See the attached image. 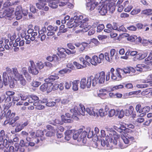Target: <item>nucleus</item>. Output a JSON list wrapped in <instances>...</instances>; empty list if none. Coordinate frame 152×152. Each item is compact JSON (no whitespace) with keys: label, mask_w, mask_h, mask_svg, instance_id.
Returning <instances> with one entry per match:
<instances>
[{"label":"nucleus","mask_w":152,"mask_h":152,"mask_svg":"<svg viewBox=\"0 0 152 152\" xmlns=\"http://www.w3.org/2000/svg\"><path fill=\"white\" fill-rule=\"evenodd\" d=\"M14 12V9L10 7L9 8L6 9L3 12H0V18H2L5 17L7 18L8 17H11L12 14Z\"/></svg>","instance_id":"obj_6"},{"label":"nucleus","mask_w":152,"mask_h":152,"mask_svg":"<svg viewBox=\"0 0 152 152\" xmlns=\"http://www.w3.org/2000/svg\"><path fill=\"white\" fill-rule=\"evenodd\" d=\"M86 79H82L80 82V87L82 89H84L86 88Z\"/></svg>","instance_id":"obj_44"},{"label":"nucleus","mask_w":152,"mask_h":152,"mask_svg":"<svg viewBox=\"0 0 152 152\" xmlns=\"http://www.w3.org/2000/svg\"><path fill=\"white\" fill-rule=\"evenodd\" d=\"M121 71L119 68H117L115 72L111 75V79L114 80L119 81L121 80L122 77Z\"/></svg>","instance_id":"obj_8"},{"label":"nucleus","mask_w":152,"mask_h":152,"mask_svg":"<svg viewBox=\"0 0 152 152\" xmlns=\"http://www.w3.org/2000/svg\"><path fill=\"white\" fill-rule=\"evenodd\" d=\"M59 78V77L57 75L54 76L51 75L50 76L48 79L46 80V82H52L56 80H57Z\"/></svg>","instance_id":"obj_36"},{"label":"nucleus","mask_w":152,"mask_h":152,"mask_svg":"<svg viewBox=\"0 0 152 152\" xmlns=\"http://www.w3.org/2000/svg\"><path fill=\"white\" fill-rule=\"evenodd\" d=\"M131 69L133 70V69L132 68H124V69H121L120 68V70H121V73L123 75H124V73L125 74H127V73H130V71H131L132 72H134V70L132 71Z\"/></svg>","instance_id":"obj_26"},{"label":"nucleus","mask_w":152,"mask_h":152,"mask_svg":"<svg viewBox=\"0 0 152 152\" xmlns=\"http://www.w3.org/2000/svg\"><path fill=\"white\" fill-rule=\"evenodd\" d=\"M150 110V107L149 106H145L142 109L141 115H145Z\"/></svg>","instance_id":"obj_31"},{"label":"nucleus","mask_w":152,"mask_h":152,"mask_svg":"<svg viewBox=\"0 0 152 152\" xmlns=\"http://www.w3.org/2000/svg\"><path fill=\"white\" fill-rule=\"evenodd\" d=\"M79 81L74 80L72 82V89L74 91H76L78 90V84Z\"/></svg>","instance_id":"obj_34"},{"label":"nucleus","mask_w":152,"mask_h":152,"mask_svg":"<svg viewBox=\"0 0 152 152\" xmlns=\"http://www.w3.org/2000/svg\"><path fill=\"white\" fill-rule=\"evenodd\" d=\"M56 104V102H48L46 104V105L49 107H53Z\"/></svg>","instance_id":"obj_61"},{"label":"nucleus","mask_w":152,"mask_h":152,"mask_svg":"<svg viewBox=\"0 0 152 152\" xmlns=\"http://www.w3.org/2000/svg\"><path fill=\"white\" fill-rule=\"evenodd\" d=\"M91 64L94 66H96L97 64L101 63V61L99 60V58L97 56H92L91 59Z\"/></svg>","instance_id":"obj_19"},{"label":"nucleus","mask_w":152,"mask_h":152,"mask_svg":"<svg viewBox=\"0 0 152 152\" xmlns=\"http://www.w3.org/2000/svg\"><path fill=\"white\" fill-rule=\"evenodd\" d=\"M37 35V32L34 31V32L31 35V37H30V39L32 41H33L35 39V36Z\"/></svg>","instance_id":"obj_55"},{"label":"nucleus","mask_w":152,"mask_h":152,"mask_svg":"<svg viewBox=\"0 0 152 152\" xmlns=\"http://www.w3.org/2000/svg\"><path fill=\"white\" fill-rule=\"evenodd\" d=\"M109 109L107 108L105 109L104 111L103 109H100L99 110H96V116L97 117L100 116L103 117L107 114V111Z\"/></svg>","instance_id":"obj_13"},{"label":"nucleus","mask_w":152,"mask_h":152,"mask_svg":"<svg viewBox=\"0 0 152 152\" xmlns=\"http://www.w3.org/2000/svg\"><path fill=\"white\" fill-rule=\"evenodd\" d=\"M127 29L132 31H135L137 30V27L135 26L132 25L127 27Z\"/></svg>","instance_id":"obj_64"},{"label":"nucleus","mask_w":152,"mask_h":152,"mask_svg":"<svg viewBox=\"0 0 152 152\" xmlns=\"http://www.w3.org/2000/svg\"><path fill=\"white\" fill-rule=\"evenodd\" d=\"M71 71V70L69 69H64L59 71V73L61 75H62L68 72H70Z\"/></svg>","instance_id":"obj_54"},{"label":"nucleus","mask_w":152,"mask_h":152,"mask_svg":"<svg viewBox=\"0 0 152 152\" xmlns=\"http://www.w3.org/2000/svg\"><path fill=\"white\" fill-rule=\"evenodd\" d=\"M83 17L82 15H77L75 16L73 18V20H75L74 21L77 22H79V21H82V23L81 24H83V23H86V21L84 20L83 19L82 20H81L83 19Z\"/></svg>","instance_id":"obj_22"},{"label":"nucleus","mask_w":152,"mask_h":152,"mask_svg":"<svg viewBox=\"0 0 152 152\" xmlns=\"http://www.w3.org/2000/svg\"><path fill=\"white\" fill-rule=\"evenodd\" d=\"M121 138L123 142L126 144H128L129 143L130 140H132L134 139V138L133 137L130 136L127 134L125 133L124 132H123L122 135H121Z\"/></svg>","instance_id":"obj_11"},{"label":"nucleus","mask_w":152,"mask_h":152,"mask_svg":"<svg viewBox=\"0 0 152 152\" xmlns=\"http://www.w3.org/2000/svg\"><path fill=\"white\" fill-rule=\"evenodd\" d=\"M134 110L133 107L132 106H130L128 109L125 110V114L127 116H129L133 114Z\"/></svg>","instance_id":"obj_21"},{"label":"nucleus","mask_w":152,"mask_h":152,"mask_svg":"<svg viewBox=\"0 0 152 152\" xmlns=\"http://www.w3.org/2000/svg\"><path fill=\"white\" fill-rule=\"evenodd\" d=\"M48 83H47V86H48L47 88V91L48 92H51L53 90V84L50 82Z\"/></svg>","instance_id":"obj_46"},{"label":"nucleus","mask_w":152,"mask_h":152,"mask_svg":"<svg viewBox=\"0 0 152 152\" xmlns=\"http://www.w3.org/2000/svg\"><path fill=\"white\" fill-rule=\"evenodd\" d=\"M73 19L71 18L69 21L67 22L66 25L68 28H71L73 27H77V29L81 28L79 30L83 32H86L91 28V26L88 25L86 23L83 22L82 23V21L77 22L75 21L73 22Z\"/></svg>","instance_id":"obj_3"},{"label":"nucleus","mask_w":152,"mask_h":152,"mask_svg":"<svg viewBox=\"0 0 152 152\" xmlns=\"http://www.w3.org/2000/svg\"><path fill=\"white\" fill-rule=\"evenodd\" d=\"M115 52L116 51L114 49H112L110 50V58L111 60L113 61V60L114 59V56L115 53Z\"/></svg>","instance_id":"obj_57"},{"label":"nucleus","mask_w":152,"mask_h":152,"mask_svg":"<svg viewBox=\"0 0 152 152\" xmlns=\"http://www.w3.org/2000/svg\"><path fill=\"white\" fill-rule=\"evenodd\" d=\"M98 2H90L87 3L86 7L87 9L91 11L94 9L95 7L97 5L98 6Z\"/></svg>","instance_id":"obj_16"},{"label":"nucleus","mask_w":152,"mask_h":152,"mask_svg":"<svg viewBox=\"0 0 152 152\" xmlns=\"http://www.w3.org/2000/svg\"><path fill=\"white\" fill-rule=\"evenodd\" d=\"M65 51L66 50L64 49H61L59 50L57 54L60 58H65L66 56Z\"/></svg>","instance_id":"obj_24"},{"label":"nucleus","mask_w":152,"mask_h":152,"mask_svg":"<svg viewBox=\"0 0 152 152\" xmlns=\"http://www.w3.org/2000/svg\"><path fill=\"white\" fill-rule=\"evenodd\" d=\"M41 103L40 102H35L33 103L34 106H36L35 109L38 110H42L45 108V106L43 105H40V104Z\"/></svg>","instance_id":"obj_35"},{"label":"nucleus","mask_w":152,"mask_h":152,"mask_svg":"<svg viewBox=\"0 0 152 152\" xmlns=\"http://www.w3.org/2000/svg\"><path fill=\"white\" fill-rule=\"evenodd\" d=\"M47 83H45L43 85H42L40 86V89L41 90L43 91H45L47 90Z\"/></svg>","instance_id":"obj_59"},{"label":"nucleus","mask_w":152,"mask_h":152,"mask_svg":"<svg viewBox=\"0 0 152 152\" xmlns=\"http://www.w3.org/2000/svg\"><path fill=\"white\" fill-rule=\"evenodd\" d=\"M147 67V66L144 64H138L135 67V68L137 71L141 72L143 71L144 68H146Z\"/></svg>","instance_id":"obj_25"},{"label":"nucleus","mask_w":152,"mask_h":152,"mask_svg":"<svg viewBox=\"0 0 152 152\" xmlns=\"http://www.w3.org/2000/svg\"><path fill=\"white\" fill-rule=\"evenodd\" d=\"M117 31L119 32H126L127 31L126 30L123 26H121L118 27Z\"/></svg>","instance_id":"obj_60"},{"label":"nucleus","mask_w":152,"mask_h":152,"mask_svg":"<svg viewBox=\"0 0 152 152\" xmlns=\"http://www.w3.org/2000/svg\"><path fill=\"white\" fill-rule=\"evenodd\" d=\"M99 93L98 94V96L101 98L103 97L106 94L107 91L105 89H101L99 90Z\"/></svg>","instance_id":"obj_32"},{"label":"nucleus","mask_w":152,"mask_h":152,"mask_svg":"<svg viewBox=\"0 0 152 152\" xmlns=\"http://www.w3.org/2000/svg\"><path fill=\"white\" fill-rule=\"evenodd\" d=\"M22 72L27 80L28 81H30L31 79V77L28 73L26 68L23 67L22 69Z\"/></svg>","instance_id":"obj_23"},{"label":"nucleus","mask_w":152,"mask_h":152,"mask_svg":"<svg viewBox=\"0 0 152 152\" xmlns=\"http://www.w3.org/2000/svg\"><path fill=\"white\" fill-rule=\"evenodd\" d=\"M151 88L147 89L141 92V94L143 96H145L149 94L151 90Z\"/></svg>","instance_id":"obj_58"},{"label":"nucleus","mask_w":152,"mask_h":152,"mask_svg":"<svg viewBox=\"0 0 152 152\" xmlns=\"http://www.w3.org/2000/svg\"><path fill=\"white\" fill-rule=\"evenodd\" d=\"M92 75H91L87 78V81L86 80V87L88 88H90L91 86V81L92 82Z\"/></svg>","instance_id":"obj_30"},{"label":"nucleus","mask_w":152,"mask_h":152,"mask_svg":"<svg viewBox=\"0 0 152 152\" xmlns=\"http://www.w3.org/2000/svg\"><path fill=\"white\" fill-rule=\"evenodd\" d=\"M107 131H110V133L105 137V140H101V145L103 146H106L109 148H112L117 144V140L119 138L118 134L116 132L110 128L106 127Z\"/></svg>","instance_id":"obj_1"},{"label":"nucleus","mask_w":152,"mask_h":152,"mask_svg":"<svg viewBox=\"0 0 152 152\" xmlns=\"http://www.w3.org/2000/svg\"><path fill=\"white\" fill-rule=\"evenodd\" d=\"M45 132V130L42 131L39 130H38L36 132V136L37 137H42L44 135Z\"/></svg>","instance_id":"obj_42"},{"label":"nucleus","mask_w":152,"mask_h":152,"mask_svg":"<svg viewBox=\"0 0 152 152\" xmlns=\"http://www.w3.org/2000/svg\"><path fill=\"white\" fill-rule=\"evenodd\" d=\"M28 71L30 73L33 75H37L39 72V71L37 69L34 63L32 61H30V65L28 67Z\"/></svg>","instance_id":"obj_9"},{"label":"nucleus","mask_w":152,"mask_h":152,"mask_svg":"<svg viewBox=\"0 0 152 152\" xmlns=\"http://www.w3.org/2000/svg\"><path fill=\"white\" fill-rule=\"evenodd\" d=\"M140 9H134L131 12V14L132 15H134L137 14L140 12Z\"/></svg>","instance_id":"obj_63"},{"label":"nucleus","mask_w":152,"mask_h":152,"mask_svg":"<svg viewBox=\"0 0 152 152\" xmlns=\"http://www.w3.org/2000/svg\"><path fill=\"white\" fill-rule=\"evenodd\" d=\"M12 79H13L15 81L17 80L22 75L20 74L18 72L17 68L16 67L12 68Z\"/></svg>","instance_id":"obj_12"},{"label":"nucleus","mask_w":152,"mask_h":152,"mask_svg":"<svg viewBox=\"0 0 152 152\" xmlns=\"http://www.w3.org/2000/svg\"><path fill=\"white\" fill-rule=\"evenodd\" d=\"M62 118V120L63 122H64V123H71L72 121V120L70 119H68L66 118H66H71L72 117L71 114H70L68 113H67L65 114V116H61Z\"/></svg>","instance_id":"obj_17"},{"label":"nucleus","mask_w":152,"mask_h":152,"mask_svg":"<svg viewBox=\"0 0 152 152\" xmlns=\"http://www.w3.org/2000/svg\"><path fill=\"white\" fill-rule=\"evenodd\" d=\"M104 26L103 24L99 25L97 27V32H101L104 28Z\"/></svg>","instance_id":"obj_49"},{"label":"nucleus","mask_w":152,"mask_h":152,"mask_svg":"<svg viewBox=\"0 0 152 152\" xmlns=\"http://www.w3.org/2000/svg\"><path fill=\"white\" fill-rule=\"evenodd\" d=\"M78 109L77 107H75L74 108L71 109L70 111L71 113H72V117H76L77 115L78 114Z\"/></svg>","instance_id":"obj_28"},{"label":"nucleus","mask_w":152,"mask_h":152,"mask_svg":"<svg viewBox=\"0 0 152 152\" xmlns=\"http://www.w3.org/2000/svg\"><path fill=\"white\" fill-rule=\"evenodd\" d=\"M48 0H38L39 2L36 4V6L39 10L47 11L48 10L49 7L47 6H45V2H48Z\"/></svg>","instance_id":"obj_7"},{"label":"nucleus","mask_w":152,"mask_h":152,"mask_svg":"<svg viewBox=\"0 0 152 152\" xmlns=\"http://www.w3.org/2000/svg\"><path fill=\"white\" fill-rule=\"evenodd\" d=\"M6 71L3 73V82L5 86L7 85L8 83V79H12V71L10 67H7L6 68Z\"/></svg>","instance_id":"obj_5"},{"label":"nucleus","mask_w":152,"mask_h":152,"mask_svg":"<svg viewBox=\"0 0 152 152\" xmlns=\"http://www.w3.org/2000/svg\"><path fill=\"white\" fill-rule=\"evenodd\" d=\"M115 6L114 3L109 0H107L102 3L98 4L97 9L100 14L102 15H105L109 10L112 13L115 10Z\"/></svg>","instance_id":"obj_2"},{"label":"nucleus","mask_w":152,"mask_h":152,"mask_svg":"<svg viewBox=\"0 0 152 152\" xmlns=\"http://www.w3.org/2000/svg\"><path fill=\"white\" fill-rule=\"evenodd\" d=\"M58 1L57 0H49L48 2V6L53 9L57 8L58 6L57 3Z\"/></svg>","instance_id":"obj_20"},{"label":"nucleus","mask_w":152,"mask_h":152,"mask_svg":"<svg viewBox=\"0 0 152 152\" xmlns=\"http://www.w3.org/2000/svg\"><path fill=\"white\" fill-rule=\"evenodd\" d=\"M47 30L49 31H56L58 29V28L57 26L54 27L49 25L47 28Z\"/></svg>","instance_id":"obj_37"},{"label":"nucleus","mask_w":152,"mask_h":152,"mask_svg":"<svg viewBox=\"0 0 152 152\" xmlns=\"http://www.w3.org/2000/svg\"><path fill=\"white\" fill-rule=\"evenodd\" d=\"M115 72V70L113 68H112L110 69V72H108L106 74V80H109L110 78V73H111V75L113 74V73H114Z\"/></svg>","instance_id":"obj_39"},{"label":"nucleus","mask_w":152,"mask_h":152,"mask_svg":"<svg viewBox=\"0 0 152 152\" xmlns=\"http://www.w3.org/2000/svg\"><path fill=\"white\" fill-rule=\"evenodd\" d=\"M19 117L18 116L16 117L11 121L10 123V124L12 125L13 126H14L15 123L17 122V121L19 120Z\"/></svg>","instance_id":"obj_51"},{"label":"nucleus","mask_w":152,"mask_h":152,"mask_svg":"<svg viewBox=\"0 0 152 152\" xmlns=\"http://www.w3.org/2000/svg\"><path fill=\"white\" fill-rule=\"evenodd\" d=\"M17 80L19 81L20 83L22 85L24 86L26 84V81L23 75L19 77V78Z\"/></svg>","instance_id":"obj_38"},{"label":"nucleus","mask_w":152,"mask_h":152,"mask_svg":"<svg viewBox=\"0 0 152 152\" xmlns=\"http://www.w3.org/2000/svg\"><path fill=\"white\" fill-rule=\"evenodd\" d=\"M118 117L121 118L124 116V114H125V112H124L123 110H121L118 111Z\"/></svg>","instance_id":"obj_56"},{"label":"nucleus","mask_w":152,"mask_h":152,"mask_svg":"<svg viewBox=\"0 0 152 152\" xmlns=\"http://www.w3.org/2000/svg\"><path fill=\"white\" fill-rule=\"evenodd\" d=\"M152 10L151 9H146L143 10L142 13L148 15H149L151 14Z\"/></svg>","instance_id":"obj_47"},{"label":"nucleus","mask_w":152,"mask_h":152,"mask_svg":"<svg viewBox=\"0 0 152 152\" xmlns=\"http://www.w3.org/2000/svg\"><path fill=\"white\" fill-rule=\"evenodd\" d=\"M11 110H8L6 116L7 118L9 119H11L14 117L15 113H11Z\"/></svg>","instance_id":"obj_33"},{"label":"nucleus","mask_w":152,"mask_h":152,"mask_svg":"<svg viewBox=\"0 0 152 152\" xmlns=\"http://www.w3.org/2000/svg\"><path fill=\"white\" fill-rule=\"evenodd\" d=\"M15 15L16 16V18L17 20H19L21 19L22 18V12H15Z\"/></svg>","instance_id":"obj_53"},{"label":"nucleus","mask_w":152,"mask_h":152,"mask_svg":"<svg viewBox=\"0 0 152 152\" xmlns=\"http://www.w3.org/2000/svg\"><path fill=\"white\" fill-rule=\"evenodd\" d=\"M83 130L80 129L78 130L75 131L73 133V138L75 140H77L78 142H80L81 141H78L79 138H80V134L82 132Z\"/></svg>","instance_id":"obj_18"},{"label":"nucleus","mask_w":152,"mask_h":152,"mask_svg":"<svg viewBox=\"0 0 152 152\" xmlns=\"http://www.w3.org/2000/svg\"><path fill=\"white\" fill-rule=\"evenodd\" d=\"M41 84V83L36 80H33L31 83V85L35 87H38Z\"/></svg>","instance_id":"obj_50"},{"label":"nucleus","mask_w":152,"mask_h":152,"mask_svg":"<svg viewBox=\"0 0 152 152\" xmlns=\"http://www.w3.org/2000/svg\"><path fill=\"white\" fill-rule=\"evenodd\" d=\"M28 123L27 121L24 122H20L18 121L15 123L14 126H16L15 129V132H18L22 129L24 127L26 126L28 124Z\"/></svg>","instance_id":"obj_10"},{"label":"nucleus","mask_w":152,"mask_h":152,"mask_svg":"<svg viewBox=\"0 0 152 152\" xmlns=\"http://www.w3.org/2000/svg\"><path fill=\"white\" fill-rule=\"evenodd\" d=\"M28 102L30 103L35 102H39L40 100H39V98L36 95L31 94L28 97Z\"/></svg>","instance_id":"obj_14"},{"label":"nucleus","mask_w":152,"mask_h":152,"mask_svg":"<svg viewBox=\"0 0 152 152\" xmlns=\"http://www.w3.org/2000/svg\"><path fill=\"white\" fill-rule=\"evenodd\" d=\"M87 130L88 134L87 137L89 138H91L93 135V131H91V128L90 127H88L87 128Z\"/></svg>","instance_id":"obj_48"},{"label":"nucleus","mask_w":152,"mask_h":152,"mask_svg":"<svg viewBox=\"0 0 152 152\" xmlns=\"http://www.w3.org/2000/svg\"><path fill=\"white\" fill-rule=\"evenodd\" d=\"M80 107L79 108V110H78V112L79 113L82 115H85V112L86 111V110L84 106L81 104H80L79 105Z\"/></svg>","instance_id":"obj_27"},{"label":"nucleus","mask_w":152,"mask_h":152,"mask_svg":"<svg viewBox=\"0 0 152 152\" xmlns=\"http://www.w3.org/2000/svg\"><path fill=\"white\" fill-rule=\"evenodd\" d=\"M92 75H91L87 78V81L86 80V87L88 88H90L91 86V81L92 82Z\"/></svg>","instance_id":"obj_29"},{"label":"nucleus","mask_w":152,"mask_h":152,"mask_svg":"<svg viewBox=\"0 0 152 152\" xmlns=\"http://www.w3.org/2000/svg\"><path fill=\"white\" fill-rule=\"evenodd\" d=\"M141 105L140 104H138L136 105L135 110L137 112L139 113H141L142 111Z\"/></svg>","instance_id":"obj_52"},{"label":"nucleus","mask_w":152,"mask_h":152,"mask_svg":"<svg viewBox=\"0 0 152 152\" xmlns=\"http://www.w3.org/2000/svg\"><path fill=\"white\" fill-rule=\"evenodd\" d=\"M13 79H8V80L9 82V85L10 87L11 88H13L15 86V81Z\"/></svg>","instance_id":"obj_45"},{"label":"nucleus","mask_w":152,"mask_h":152,"mask_svg":"<svg viewBox=\"0 0 152 152\" xmlns=\"http://www.w3.org/2000/svg\"><path fill=\"white\" fill-rule=\"evenodd\" d=\"M74 65L77 69H81L83 68H86L87 66L84 65H82L80 64L79 63L77 62L74 61L73 62Z\"/></svg>","instance_id":"obj_40"},{"label":"nucleus","mask_w":152,"mask_h":152,"mask_svg":"<svg viewBox=\"0 0 152 152\" xmlns=\"http://www.w3.org/2000/svg\"><path fill=\"white\" fill-rule=\"evenodd\" d=\"M79 59L80 62H82L83 65H86L87 66V65L88 66L90 65V63L85 60L83 57H80Z\"/></svg>","instance_id":"obj_41"},{"label":"nucleus","mask_w":152,"mask_h":152,"mask_svg":"<svg viewBox=\"0 0 152 152\" xmlns=\"http://www.w3.org/2000/svg\"><path fill=\"white\" fill-rule=\"evenodd\" d=\"M96 110L94 107H90L87 108L86 111L90 115L95 116H96Z\"/></svg>","instance_id":"obj_15"},{"label":"nucleus","mask_w":152,"mask_h":152,"mask_svg":"<svg viewBox=\"0 0 152 152\" xmlns=\"http://www.w3.org/2000/svg\"><path fill=\"white\" fill-rule=\"evenodd\" d=\"M88 131H83L80 134V138H79L78 141H81L85 137L88 133Z\"/></svg>","instance_id":"obj_43"},{"label":"nucleus","mask_w":152,"mask_h":152,"mask_svg":"<svg viewBox=\"0 0 152 152\" xmlns=\"http://www.w3.org/2000/svg\"><path fill=\"white\" fill-rule=\"evenodd\" d=\"M92 86H95L98 83L102 84L104 83L105 79V73L102 71L97 73L94 77L92 75Z\"/></svg>","instance_id":"obj_4"},{"label":"nucleus","mask_w":152,"mask_h":152,"mask_svg":"<svg viewBox=\"0 0 152 152\" xmlns=\"http://www.w3.org/2000/svg\"><path fill=\"white\" fill-rule=\"evenodd\" d=\"M105 59L109 62H111L113 61L110 60V57L109 54L107 53H106L104 54Z\"/></svg>","instance_id":"obj_62"}]
</instances>
